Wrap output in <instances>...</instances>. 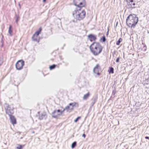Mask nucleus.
<instances>
[{
  "mask_svg": "<svg viewBox=\"0 0 149 149\" xmlns=\"http://www.w3.org/2000/svg\"><path fill=\"white\" fill-rule=\"evenodd\" d=\"M86 12L84 9L81 8L76 9L72 13V16L76 20L80 21L84 18Z\"/></svg>",
  "mask_w": 149,
  "mask_h": 149,
  "instance_id": "nucleus-1",
  "label": "nucleus"
},
{
  "mask_svg": "<svg viewBox=\"0 0 149 149\" xmlns=\"http://www.w3.org/2000/svg\"><path fill=\"white\" fill-rule=\"evenodd\" d=\"M103 47L97 42H95L90 46V49L92 53L94 55L99 54L102 51Z\"/></svg>",
  "mask_w": 149,
  "mask_h": 149,
  "instance_id": "nucleus-2",
  "label": "nucleus"
},
{
  "mask_svg": "<svg viewBox=\"0 0 149 149\" xmlns=\"http://www.w3.org/2000/svg\"><path fill=\"white\" fill-rule=\"evenodd\" d=\"M138 21V18L135 14H131L127 17L126 20V24L129 26L134 28Z\"/></svg>",
  "mask_w": 149,
  "mask_h": 149,
  "instance_id": "nucleus-3",
  "label": "nucleus"
},
{
  "mask_svg": "<svg viewBox=\"0 0 149 149\" xmlns=\"http://www.w3.org/2000/svg\"><path fill=\"white\" fill-rule=\"evenodd\" d=\"M74 4L75 6L79 8L84 7L86 5L85 0H74Z\"/></svg>",
  "mask_w": 149,
  "mask_h": 149,
  "instance_id": "nucleus-4",
  "label": "nucleus"
},
{
  "mask_svg": "<svg viewBox=\"0 0 149 149\" xmlns=\"http://www.w3.org/2000/svg\"><path fill=\"white\" fill-rule=\"evenodd\" d=\"M24 64V62L23 60H21L18 61L15 65L16 69L18 70H21L22 69Z\"/></svg>",
  "mask_w": 149,
  "mask_h": 149,
  "instance_id": "nucleus-5",
  "label": "nucleus"
},
{
  "mask_svg": "<svg viewBox=\"0 0 149 149\" xmlns=\"http://www.w3.org/2000/svg\"><path fill=\"white\" fill-rule=\"evenodd\" d=\"M77 103L75 102H73L70 103L67 106L64 108L65 110H66L67 112H70L73 110L74 108V107Z\"/></svg>",
  "mask_w": 149,
  "mask_h": 149,
  "instance_id": "nucleus-6",
  "label": "nucleus"
},
{
  "mask_svg": "<svg viewBox=\"0 0 149 149\" xmlns=\"http://www.w3.org/2000/svg\"><path fill=\"white\" fill-rule=\"evenodd\" d=\"M41 29H40L39 30L36 32L33 36L32 38V40L34 41L39 42V37L38 36L39 35L40 33Z\"/></svg>",
  "mask_w": 149,
  "mask_h": 149,
  "instance_id": "nucleus-7",
  "label": "nucleus"
},
{
  "mask_svg": "<svg viewBox=\"0 0 149 149\" xmlns=\"http://www.w3.org/2000/svg\"><path fill=\"white\" fill-rule=\"evenodd\" d=\"M6 113L8 114L10 116L13 113V108L12 106H8L6 109Z\"/></svg>",
  "mask_w": 149,
  "mask_h": 149,
  "instance_id": "nucleus-8",
  "label": "nucleus"
},
{
  "mask_svg": "<svg viewBox=\"0 0 149 149\" xmlns=\"http://www.w3.org/2000/svg\"><path fill=\"white\" fill-rule=\"evenodd\" d=\"M60 116L63 115L65 111V109L62 107H60L58 109L56 110Z\"/></svg>",
  "mask_w": 149,
  "mask_h": 149,
  "instance_id": "nucleus-9",
  "label": "nucleus"
},
{
  "mask_svg": "<svg viewBox=\"0 0 149 149\" xmlns=\"http://www.w3.org/2000/svg\"><path fill=\"white\" fill-rule=\"evenodd\" d=\"M135 0H126L127 5L132 8H134L135 5L134 2Z\"/></svg>",
  "mask_w": 149,
  "mask_h": 149,
  "instance_id": "nucleus-10",
  "label": "nucleus"
},
{
  "mask_svg": "<svg viewBox=\"0 0 149 149\" xmlns=\"http://www.w3.org/2000/svg\"><path fill=\"white\" fill-rule=\"evenodd\" d=\"M100 69V66L98 64H97L94 68L93 72L94 73L98 75H99L100 74L99 73V70Z\"/></svg>",
  "mask_w": 149,
  "mask_h": 149,
  "instance_id": "nucleus-11",
  "label": "nucleus"
},
{
  "mask_svg": "<svg viewBox=\"0 0 149 149\" xmlns=\"http://www.w3.org/2000/svg\"><path fill=\"white\" fill-rule=\"evenodd\" d=\"M52 117L54 118H57L58 116H60L58 113V112H57L56 110H54L52 113Z\"/></svg>",
  "mask_w": 149,
  "mask_h": 149,
  "instance_id": "nucleus-12",
  "label": "nucleus"
},
{
  "mask_svg": "<svg viewBox=\"0 0 149 149\" xmlns=\"http://www.w3.org/2000/svg\"><path fill=\"white\" fill-rule=\"evenodd\" d=\"M46 117L47 116L46 113L43 112L39 115V118L40 120H42L46 118Z\"/></svg>",
  "mask_w": 149,
  "mask_h": 149,
  "instance_id": "nucleus-13",
  "label": "nucleus"
},
{
  "mask_svg": "<svg viewBox=\"0 0 149 149\" xmlns=\"http://www.w3.org/2000/svg\"><path fill=\"white\" fill-rule=\"evenodd\" d=\"M10 121L13 125L15 124L16 123V120L15 117L12 116L10 115Z\"/></svg>",
  "mask_w": 149,
  "mask_h": 149,
  "instance_id": "nucleus-14",
  "label": "nucleus"
},
{
  "mask_svg": "<svg viewBox=\"0 0 149 149\" xmlns=\"http://www.w3.org/2000/svg\"><path fill=\"white\" fill-rule=\"evenodd\" d=\"M88 38L91 42L95 41L96 39L95 37L91 35H90L88 36Z\"/></svg>",
  "mask_w": 149,
  "mask_h": 149,
  "instance_id": "nucleus-15",
  "label": "nucleus"
},
{
  "mask_svg": "<svg viewBox=\"0 0 149 149\" xmlns=\"http://www.w3.org/2000/svg\"><path fill=\"white\" fill-rule=\"evenodd\" d=\"M89 95V93L88 92L87 94L84 95L83 99V100H86L88 97Z\"/></svg>",
  "mask_w": 149,
  "mask_h": 149,
  "instance_id": "nucleus-16",
  "label": "nucleus"
},
{
  "mask_svg": "<svg viewBox=\"0 0 149 149\" xmlns=\"http://www.w3.org/2000/svg\"><path fill=\"white\" fill-rule=\"evenodd\" d=\"M106 38L104 36L102 38L100 39V41L102 42H104L106 41Z\"/></svg>",
  "mask_w": 149,
  "mask_h": 149,
  "instance_id": "nucleus-17",
  "label": "nucleus"
},
{
  "mask_svg": "<svg viewBox=\"0 0 149 149\" xmlns=\"http://www.w3.org/2000/svg\"><path fill=\"white\" fill-rule=\"evenodd\" d=\"M76 142H73L71 144V148L72 149L73 148L76 146Z\"/></svg>",
  "mask_w": 149,
  "mask_h": 149,
  "instance_id": "nucleus-18",
  "label": "nucleus"
},
{
  "mask_svg": "<svg viewBox=\"0 0 149 149\" xmlns=\"http://www.w3.org/2000/svg\"><path fill=\"white\" fill-rule=\"evenodd\" d=\"M8 33L10 36L12 35V31L11 30V26H10L8 30Z\"/></svg>",
  "mask_w": 149,
  "mask_h": 149,
  "instance_id": "nucleus-19",
  "label": "nucleus"
},
{
  "mask_svg": "<svg viewBox=\"0 0 149 149\" xmlns=\"http://www.w3.org/2000/svg\"><path fill=\"white\" fill-rule=\"evenodd\" d=\"M109 73H113V68H109Z\"/></svg>",
  "mask_w": 149,
  "mask_h": 149,
  "instance_id": "nucleus-20",
  "label": "nucleus"
},
{
  "mask_svg": "<svg viewBox=\"0 0 149 149\" xmlns=\"http://www.w3.org/2000/svg\"><path fill=\"white\" fill-rule=\"evenodd\" d=\"M3 63V60L2 57H0V66L2 65Z\"/></svg>",
  "mask_w": 149,
  "mask_h": 149,
  "instance_id": "nucleus-21",
  "label": "nucleus"
},
{
  "mask_svg": "<svg viewBox=\"0 0 149 149\" xmlns=\"http://www.w3.org/2000/svg\"><path fill=\"white\" fill-rule=\"evenodd\" d=\"M122 40L121 38H119L116 44L117 45H119L120 43L122 41Z\"/></svg>",
  "mask_w": 149,
  "mask_h": 149,
  "instance_id": "nucleus-22",
  "label": "nucleus"
},
{
  "mask_svg": "<svg viewBox=\"0 0 149 149\" xmlns=\"http://www.w3.org/2000/svg\"><path fill=\"white\" fill-rule=\"evenodd\" d=\"M22 147L21 145H18L17 146L16 148V149H21Z\"/></svg>",
  "mask_w": 149,
  "mask_h": 149,
  "instance_id": "nucleus-23",
  "label": "nucleus"
},
{
  "mask_svg": "<svg viewBox=\"0 0 149 149\" xmlns=\"http://www.w3.org/2000/svg\"><path fill=\"white\" fill-rule=\"evenodd\" d=\"M55 67V65H52L50 66L49 69L50 70H52V69H54Z\"/></svg>",
  "mask_w": 149,
  "mask_h": 149,
  "instance_id": "nucleus-24",
  "label": "nucleus"
},
{
  "mask_svg": "<svg viewBox=\"0 0 149 149\" xmlns=\"http://www.w3.org/2000/svg\"><path fill=\"white\" fill-rule=\"evenodd\" d=\"M81 117L80 116L78 117L74 120V122H76Z\"/></svg>",
  "mask_w": 149,
  "mask_h": 149,
  "instance_id": "nucleus-25",
  "label": "nucleus"
},
{
  "mask_svg": "<svg viewBox=\"0 0 149 149\" xmlns=\"http://www.w3.org/2000/svg\"><path fill=\"white\" fill-rule=\"evenodd\" d=\"M119 58H117L116 59V61L117 62H119Z\"/></svg>",
  "mask_w": 149,
  "mask_h": 149,
  "instance_id": "nucleus-26",
  "label": "nucleus"
},
{
  "mask_svg": "<svg viewBox=\"0 0 149 149\" xmlns=\"http://www.w3.org/2000/svg\"><path fill=\"white\" fill-rule=\"evenodd\" d=\"M82 136L84 137V138H85L86 137V135L84 134L82 135Z\"/></svg>",
  "mask_w": 149,
  "mask_h": 149,
  "instance_id": "nucleus-27",
  "label": "nucleus"
},
{
  "mask_svg": "<svg viewBox=\"0 0 149 149\" xmlns=\"http://www.w3.org/2000/svg\"><path fill=\"white\" fill-rule=\"evenodd\" d=\"M145 138L146 139H149V137H145Z\"/></svg>",
  "mask_w": 149,
  "mask_h": 149,
  "instance_id": "nucleus-28",
  "label": "nucleus"
},
{
  "mask_svg": "<svg viewBox=\"0 0 149 149\" xmlns=\"http://www.w3.org/2000/svg\"><path fill=\"white\" fill-rule=\"evenodd\" d=\"M45 1V0H43L44 1Z\"/></svg>",
  "mask_w": 149,
  "mask_h": 149,
  "instance_id": "nucleus-29",
  "label": "nucleus"
}]
</instances>
